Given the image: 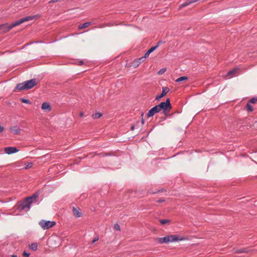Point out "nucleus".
<instances>
[{"mask_svg": "<svg viewBox=\"0 0 257 257\" xmlns=\"http://www.w3.org/2000/svg\"><path fill=\"white\" fill-rule=\"evenodd\" d=\"M36 17L37 16H27L12 23L11 25H9L8 23L0 25V33L2 34L7 33L9 32L10 30H11L13 28L16 27L18 25H20V24L25 22L32 20L35 19Z\"/></svg>", "mask_w": 257, "mask_h": 257, "instance_id": "obj_1", "label": "nucleus"}, {"mask_svg": "<svg viewBox=\"0 0 257 257\" xmlns=\"http://www.w3.org/2000/svg\"><path fill=\"white\" fill-rule=\"evenodd\" d=\"M187 238L184 237L180 236L177 234H172L166 235L163 237L157 238V241L159 243H168L178 241L186 240Z\"/></svg>", "mask_w": 257, "mask_h": 257, "instance_id": "obj_2", "label": "nucleus"}, {"mask_svg": "<svg viewBox=\"0 0 257 257\" xmlns=\"http://www.w3.org/2000/svg\"><path fill=\"white\" fill-rule=\"evenodd\" d=\"M37 83L36 79H32L26 81L23 83L17 84L15 90L21 91L23 90H28L33 88Z\"/></svg>", "mask_w": 257, "mask_h": 257, "instance_id": "obj_3", "label": "nucleus"}, {"mask_svg": "<svg viewBox=\"0 0 257 257\" xmlns=\"http://www.w3.org/2000/svg\"><path fill=\"white\" fill-rule=\"evenodd\" d=\"M38 197L37 195H34L32 196L31 197H29L27 198L25 201H23V202L22 203V207L21 209L25 210L26 209V211H28L31 207V204L35 202L36 200V199Z\"/></svg>", "mask_w": 257, "mask_h": 257, "instance_id": "obj_4", "label": "nucleus"}, {"mask_svg": "<svg viewBox=\"0 0 257 257\" xmlns=\"http://www.w3.org/2000/svg\"><path fill=\"white\" fill-rule=\"evenodd\" d=\"M157 105L159 107L160 111L162 110L164 112L169 111L172 108L169 99H167L166 101L162 102Z\"/></svg>", "mask_w": 257, "mask_h": 257, "instance_id": "obj_5", "label": "nucleus"}, {"mask_svg": "<svg viewBox=\"0 0 257 257\" xmlns=\"http://www.w3.org/2000/svg\"><path fill=\"white\" fill-rule=\"evenodd\" d=\"M39 224L43 229L46 230L54 226L56 224V222L55 221L42 220L39 222Z\"/></svg>", "mask_w": 257, "mask_h": 257, "instance_id": "obj_6", "label": "nucleus"}, {"mask_svg": "<svg viewBox=\"0 0 257 257\" xmlns=\"http://www.w3.org/2000/svg\"><path fill=\"white\" fill-rule=\"evenodd\" d=\"M160 110L158 105H156L155 106L152 108L148 112L147 115L148 117L153 116L155 113L160 112Z\"/></svg>", "mask_w": 257, "mask_h": 257, "instance_id": "obj_7", "label": "nucleus"}, {"mask_svg": "<svg viewBox=\"0 0 257 257\" xmlns=\"http://www.w3.org/2000/svg\"><path fill=\"white\" fill-rule=\"evenodd\" d=\"M169 91V88L167 87H165L163 88L162 92L160 95H158L156 96V99L158 101L160 100V99L164 97Z\"/></svg>", "mask_w": 257, "mask_h": 257, "instance_id": "obj_8", "label": "nucleus"}, {"mask_svg": "<svg viewBox=\"0 0 257 257\" xmlns=\"http://www.w3.org/2000/svg\"><path fill=\"white\" fill-rule=\"evenodd\" d=\"M5 152L8 154H11L18 152L17 149L15 147H7L5 148Z\"/></svg>", "mask_w": 257, "mask_h": 257, "instance_id": "obj_9", "label": "nucleus"}, {"mask_svg": "<svg viewBox=\"0 0 257 257\" xmlns=\"http://www.w3.org/2000/svg\"><path fill=\"white\" fill-rule=\"evenodd\" d=\"M41 108L44 111H46V112H49L51 110V107L50 105L49 104V103L48 102H45L42 103V106H41Z\"/></svg>", "mask_w": 257, "mask_h": 257, "instance_id": "obj_10", "label": "nucleus"}, {"mask_svg": "<svg viewBox=\"0 0 257 257\" xmlns=\"http://www.w3.org/2000/svg\"><path fill=\"white\" fill-rule=\"evenodd\" d=\"M238 70V68H235L232 69V70L228 71L226 77H228V78H231L233 76H236L235 73Z\"/></svg>", "mask_w": 257, "mask_h": 257, "instance_id": "obj_11", "label": "nucleus"}, {"mask_svg": "<svg viewBox=\"0 0 257 257\" xmlns=\"http://www.w3.org/2000/svg\"><path fill=\"white\" fill-rule=\"evenodd\" d=\"M10 131L12 133L18 135L20 133L21 129L18 126H13L10 128Z\"/></svg>", "mask_w": 257, "mask_h": 257, "instance_id": "obj_12", "label": "nucleus"}, {"mask_svg": "<svg viewBox=\"0 0 257 257\" xmlns=\"http://www.w3.org/2000/svg\"><path fill=\"white\" fill-rule=\"evenodd\" d=\"M198 1L199 0H187L185 3H183L180 6L179 9H181V8H182L183 7L188 6L190 4L195 3V2H196Z\"/></svg>", "mask_w": 257, "mask_h": 257, "instance_id": "obj_13", "label": "nucleus"}, {"mask_svg": "<svg viewBox=\"0 0 257 257\" xmlns=\"http://www.w3.org/2000/svg\"><path fill=\"white\" fill-rule=\"evenodd\" d=\"M144 58H140L138 59L135 60L133 62L134 66L135 67H138L141 63L144 62Z\"/></svg>", "mask_w": 257, "mask_h": 257, "instance_id": "obj_14", "label": "nucleus"}, {"mask_svg": "<svg viewBox=\"0 0 257 257\" xmlns=\"http://www.w3.org/2000/svg\"><path fill=\"white\" fill-rule=\"evenodd\" d=\"M73 212L74 215L76 217H79L81 216V212L79 208H73Z\"/></svg>", "mask_w": 257, "mask_h": 257, "instance_id": "obj_15", "label": "nucleus"}, {"mask_svg": "<svg viewBox=\"0 0 257 257\" xmlns=\"http://www.w3.org/2000/svg\"><path fill=\"white\" fill-rule=\"evenodd\" d=\"M188 79V78L186 76H182L176 80V82H180L183 81H186Z\"/></svg>", "mask_w": 257, "mask_h": 257, "instance_id": "obj_16", "label": "nucleus"}, {"mask_svg": "<svg viewBox=\"0 0 257 257\" xmlns=\"http://www.w3.org/2000/svg\"><path fill=\"white\" fill-rule=\"evenodd\" d=\"M90 25V23H89V22H86V23H84L83 24H82V25H81L79 26V27H78V29H79V30H80V29H83V28H87V27H88Z\"/></svg>", "mask_w": 257, "mask_h": 257, "instance_id": "obj_17", "label": "nucleus"}, {"mask_svg": "<svg viewBox=\"0 0 257 257\" xmlns=\"http://www.w3.org/2000/svg\"><path fill=\"white\" fill-rule=\"evenodd\" d=\"M38 245L37 243H33L30 246V248L33 250H36L37 249Z\"/></svg>", "mask_w": 257, "mask_h": 257, "instance_id": "obj_18", "label": "nucleus"}, {"mask_svg": "<svg viewBox=\"0 0 257 257\" xmlns=\"http://www.w3.org/2000/svg\"><path fill=\"white\" fill-rule=\"evenodd\" d=\"M102 116L101 113L99 112H96L95 113H93L92 115V117L94 119L98 118Z\"/></svg>", "mask_w": 257, "mask_h": 257, "instance_id": "obj_19", "label": "nucleus"}, {"mask_svg": "<svg viewBox=\"0 0 257 257\" xmlns=\"http://www.w3.org/2000/svg\"><path fill=\"white\" fill-rule=\"evenodd\" d=\"M246 108L248 111H252L253 110V107L252 106V105L248 103H247V104L246 105Z\"/></svg>", "mask_w": 257, "mask_h": 257, "instance_id": "obj_20", "label": "nucleus"}, {"mask_svg": "<svg viewBox=\"0 0 257 257\" xmlns=\"http://www.w3.org/2000/svg\"><path fill=\"white\" fill-rule=\"evenodd\" d=\"M247 252V251L245 248L237 249L234 251V252H235V253H243V252Z\"/></svg>", "mask_w": 257, "mask_h": 257, "instance_id": "obj_21", "label": "nucleus"}, {"mask_svg": "<svg viewBox=\"0 0 257 257\" xmlns=\"http://www.w3.org/2000/svg\"><path fill=\"white\" fill-rule=\"evenodd\" d=\"M20 100L23 102L27 104H31V101L29 99L22 98Z\"/></svg>", "mask_w": 257, "mask_h": 257, "instance_id": "obj_22", "label": "nucleus"}, {"mask_svg": "<svg viewBox=\"0 0 257 257\" xmlns=\"http://www.w3.org/2000/svg\"><path fill=\"white\" fill-rule=\"evenodd\" d=\"M159 46V44L155 46H154V47H152V48H151L149 50H148V52L150 53H151L152 52H153L155 50H156Z\"/></svg>", "mask_w": 257, "mask_h": 257, "instance_id": "obj_23", "label": "nucleus"}, {"mask_svg": "<svg viewBox=\"0 0 257 257\" xmlns=\"http://www.w3.org/2000/svg\"><path fill=\"white\" fill-rule=\"evenodd\" d=\"M166 70L167 69L166 68H162L158 71V74L159 75H162L164 74L166 71Z\"/></svg>", "mask_w": 257, "mask_h": 257, "instance_id": "obj_24", "label": "nucleus"}, {"mask_svg": "<svg viewBox=\"0 0 257 257\" xmlns=\"http://www.w3.org/2000/svg\"><path fill=\"white\" fill-rule=\"evenodd\" d=\"M33 166V163L32 162L28 163L27 164H26L25 169H28L31 168Z\"/></svg>", "mask_w": 257, "mask_h": 257, "instance_id": "obj_25", "label": "nucleus"}, {"mask_svg": "<svg viewBox=\"0 0 257 257\" xmlns=\"http://www.w3.org/2000/svg\"><path fill=\"white\" fill-rule=\"evenodd\" d=\"M169 221H170V220L169 219H162V220H160V222L162 224H165L169 222Z\"/></svg>", "mask_w": 257, "mask_h": 257, "instance_id": "obj_26", "label": "nucleus"}, {"mask_svg": "<svg viewBox=\"0 0 257 257\" xmlns=\"http://www.w3.org/2000/svg\"><path fill=\"white\" fill-rule=\"evenodd\" d=\"M257 101V98H252L250 100L249 102L252 103H255Z\"/></svg>", "mask_w": 257, "mask_h": 257, "instance_id": "obj_27", "label": "nucleus"}, {"mask_svg": "<svg viewBox=\"0 0 257 257\" xmlns=\"http://www.w3.org/2000/svg\"><path fill=\"white\" fill-rule=\"evenodd\" d=\"M150 54V53L148 52V51L145 53L144 56L143 57H142V58H144V60H146V58H147L148 57H149V55Z\"/></svg>", "mask_w": 257, "mask_h": 257, "instance_id": "obj_28", "label": "nucleus"}, {"mask_svg": "<svg viewBox=\"0 0 257 257\" xmlns=\"http://www.w3.org/2000/svg\"><path fill=\"white\" fill-rule=\"evenodd\" d=\"M114 228L116 230H120L119 225L118 224H115L114 226Z\"/></svg>", "mask_w": 257, "mask_h": 257, "instance_id": "obj_29", "label": "nucleus"}, {"mask_svg": "<svg viewBox=\"0 0 257 257\" xmlns=\"http://www.w3.org/2000/svg\"><path fill=\"white\" fill-rule=\"evenodd\" d=\"M23 255L25 257H29L30 256V253H27L26 251H24L23 253Z\"/></svg>", "mask_w": 257, "mask_h": 257, "instance_id": "obj_30", "label": "nucleus"}, {"mask_svg": "<svg viewBox=\"0 0 257 257\" xmlns=\"http://www.w3.org/2000/svg\"><path fill=\"white\" fill-rule=\"evenodd\" d=\"M99 238L98 237L96 236L92 240V243H94L95 242H96V241H97L98 240Z\"/></svg>", "mask_w": 257, "mask_h": 257, "instance_id": "obj_31", "label": "nucleus"}, {"mask_svg": "<svg viewBox=\"0 0 257 257\" xmlns=\"http://www.w3.org/2000/svg\"><path fill=\"white\" fill-rule=\"evenodd\" d=\"M59 0H51L50 1V3H54L58 2Z\"/></svg>", "mask_w": 257, "mask_h": 257, "instance_id": "obj_32", "label": "nucleus"}, {"mask_svg": "<svg viewBox=\"0 0 257 257\" xmlns=\"http://www.w3.org/2000/svg\"><path fill=\"white\" fill-rule=\"evenodd\" d=\"M59 0H51L50 1V3H54L58 2Z\"/></svg>", "mask_w": 257, "mask_h": 257, "instance_id": "obj_33", "label": "nucleus"}, {"mask_svg": "<svg viewBox=\"0 0 257 257\" xmlns=\"http://www.w3.org/2000/svg\"><path fill=\"white\" fill-rule=\"evenodd\" d=\"M4 130V128L0 125V133L3 132Z\"/></svg>", "mask_w": 257, "mask_h": 257, "instance_id": "obj_34", "label": "nucleus"}, {"mask_svg": "<svg viewBox=\"0 0 257 257\" xmlns=\"http://www.w3.org/2000/svg\"><path fill=\"white\" fill-rule=\"evenodd\" d=\"M164 201V200H163V199H160V200H159L157 201L159 203H161V202H163Z\"/></svg>", "mask_w": 257, "mask_h": 257, "instance_id": "obj_35", "label": "nucleus"}, {"mask_svg": "<svg viewBox=\"0 0 257 257\" xmlns=\"http://www.w3.org/2000/svg\"><path fill=\"white\" fill-rule=\"evenodd\" d=\"M84 115V113L83 112H80V114H79V115L80 117H82Z\"/></svg>", "mask_w": 257, "mask_h": 257, "instance_id": "obj_36", "label": "nucleus"}, {"mask_svg": "<svg viewBox=\"0 0 257 257\" xmlns=\"http://www.w3.org/2000/svg\"><path fill=\"white\" fill-rule=\"evenodd\" d=\"M134 129H135V126H132L131 127V130H132V131H133Z\"/></svg>", "mask_w": 257, "mask_h": 257, "instance_id": "obj_37", "label": "nucleus"}, {"mask_svg": "<svg viewBox=\"0 0 257 257\" xmlns=\"http://www.w3.org/2000/svg\"><path fill=\"white\" fill-rule=\"evenodd\" d=\"M12 257H17V256L16 255H12Z\"/></svg>", "mask_w": 257, "mask_h": 257, "instance_id": "obj_38", "label": "nucleus"}, {"mask_svg": "<svg viewBox=\"0 0 257 257\" xmlns=\"http://www.w3.org/2000/svg\"><path fill=\"white\" fill-rule=\"evenodd\" d=\"M142 123H144V119H143V120H142Z\"/></svg>", "mask_w": 257, "mask_h": 257, "instance_id": "obj_39", "label": "nucleus"}]
</instances>
